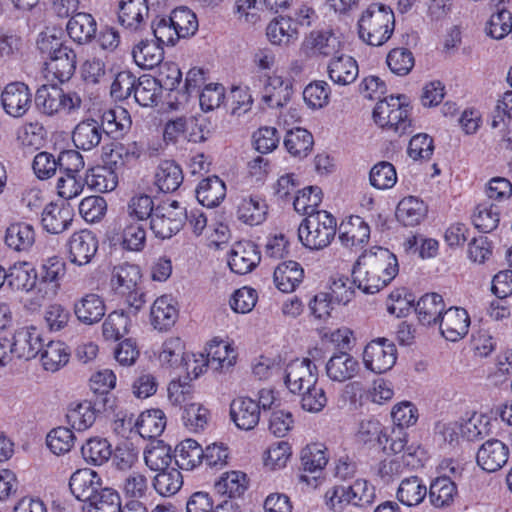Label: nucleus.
<instances>
[{"mask_svg": "<svg viewBox=\"0 0 512 512\" xmlns=\"http://www.w3.org/2000/svg\"><path fill=\"white\" fill-rule=\"evenodd\" d=\"M183 485V477L179 469L170 467L158 472L153 479V487L161 496L169 497L176 494Z\"/></svg>", "mask_w": 512, "mask_h": 512, "instance_id": "13d9d810", "label": "nucleus"}, {"mask_svg": "<svg viewBox=\"0 0 512 512\" xmlns=\"http://www.w3.org/2000/svg\"><path fill=\"white\" fill-rule=\"evenodd\" d=\"M104 132L111 138H122L129 132L132 120L129 112L122 107L105 111L101 116Z\"/></svg>", "mask_w": 512, "mask_h": 512, "instance_id": "c9c22d12", "label": "nucleus"}, {"mask_svg": "<svg viewBox=\"0 0 512 512\" xmlns=\"http://www.w3.org/2000/svg\"><path fill=\"white\" fill-rule=\"evenodd\" d=\"M336 231L335 217L327 211H320L302 220L298 227V237L305 248L318 251L331 244Z\"/></svg>", "mask_w": 512, "mask_h": 512, "instance_id": "7ed1b4c3", "label": "nucleus"}, {"mask_svg": "<svg viewBox=\"0 0 512 512\" xmlns=\"http://www.w3.org/2000/svg\"><path fill=\"white\" fill-rule=\"evenodd\" d=\"M141 277L137 265L122 263L113 268L110 280L114 292L125 298L134 314H137L146 303V295L139 287Z\"/></svg>", "mask_w": 512, "mask_h": 512, "instance_id": "20e7f679", "label": "nucleus"}, {"mask_svg": "<svg viewBox=\"0 0 512 512\" xmlns=\"http://www.w3.org/2000/svg\"><path fill=\"white\" fill-rule=\"evenodd\" d=\"M268 206L259 196H246L241 198L237 205V218L250 226L263 223L266 219Z\"/></svg>", "mask_w": 512, "mask_h": 512, "instance_id": "72a5a7b5", "label": "nucleus"}, {"mask_svg": "<svg viewBox=\"0 0 512 512\" xmlns=\"http://www.w3.org/2000/svg\"><path fill=\"white\" fill-rule=\"evenodd\" d=\"M266 35L273 45L287 46L297 40L298 30L290 17H278L268 24Z\"/></svg>", "mask_w": 512, "mask_h": 512, "instance_id": "58836bf2", "label": "nucleus"}, {"mask_svg": "<svg viewBox=\"0 0 512 512\" xmlns=\"http://www.w3.org/2000/svg\"><path fill=\"white\" fill-rule=\"evenodd\" d=\"M130 325V318L124 311H113L102 325L103 336L106 340L117 341L128 333Z\"/></svg>", "mask_w": 512, "mask_h": 512, "instance_id": "e2e57ef3", "label": "nucleus"}, {"mask_svg": "<svg viewBox=\"0 0 512 512\" xmlns=\"http://www.w3.org/2000/svg\"><path fill=\"white\" fill-rule=\"evenodd\" d=\"M403 95L390 96L380 100L374 110L373 119L382 128L393 130L399 135L410 132L412 120L410 119L409 105L401 101Z\"/></svg>", "mask_w": 512, "mask_h": 512, "instance_id": "423d86ee", "label": "nucleus"}, {"mask_svg": "<svg viewBox=\"0 0 512 512\" xmlns=\"http://www.w3.org/2000/svg\"><path fill=\"white\" fill-rule=\"evenodd\" d=\"M67 33L78 44L89 43L96 35L97 23L91 14L79 12L67 23Z\"/></svg>", "mask_w": 512, "mask_h": 512, "instance_id": "f704fd0d", "label": "nucleus"}, {"mask_svg": "<svg viewBox=\"0 0 512 512\" xmlns=\"http://www.w3.org/2000/svg\"><path fill=\"white\" fill-rule=\"evenodd\" d=\"M74 314L85 325L101 321L106 307L103 299L95 293H88L74 303Z\"/></svg>", "mask_w": 512, "mask_h": 512, "instance_id": "c756f323", "label": "nucleus"}, {"mask_svg": "<svg viewBox=\"0 0 512 512\" xmlns=\"http://www.w3.org/2000/svg\"><path fill=\"white\" fill-rule=\"evenodd\" d=\"M68 259L77 266L89 264L98 251V239L88 230L82 229L74 232L67 243Z\"/></svg>", "mask_w": 512, "mask_h": 512, "instance_id": "4468645a", "label": "nucleus"}, {"mask_svg": "<svg viewBox=\"0 0 512 512\" xmlns=\"http://www.w3.org/2000/svg\"><path fill=\"white\" fill-rule=\"evenodd\" d=\"M169 18L170 23L174 24V27L180 38L192 36L198 30V20L196 14L187 7H179L174 9Z\"/></svg>", "mask_w": 512, "mask_h": 512, "instance_id": "774afa93", "label": "nucleus"}, {"mask_svg": "<svg viewBox=\"0 0 512 512\" xmlns=\"http://www.w3.org/2000/svg\"><path fill=\"white\" fill-rule=\"evenodd\" d=\"M427 495V487L418 476H411L401 481L396 498L408 507L418 506Z\"/></svg>", "mask_w": 512, "mask_h": 512, "instance_id": "a18cd8bd", "label": "nucleus"}, {"mask_svg": "<svg viewBox=\"0 0 512 512\" xmlns=\"http://www.w3.org/2000/svg\"><path fill=\"white\" fill-rule=\"evenodd\" d=\"M225 196L226 185L218 176L207 177L197 185L196 198L204 207H217Z\"/></svg>", "mask_w": 512, "mask_h": 512, "instance_id": "2f4dec72", "label": "nucleus"}, {"mask_svg": "<svg viewBox=\"0 0 512 512\" xmlns=\"http://www.w3.org/2000/svg\"><path fill=\"white\" fill-rule=\"evenodd\" d=\"M312 134L303 128H295L286 133L284 146L295 157H306L313 147Z\"/></svg>", "mask_w": 512, "mask_h": 512, "instance_id": "4d7b16f0", "label": "nucleus"}, {"mask_svg": "<svg viewBox=\"0 0 512 512\" xmlns=\"http://www.w3.org/2000/svg\"><path fill=\"white\" fill-rule=\"evenodd\" d=\"M284 382L290 392L300 394L307 385L318 382L317 366L308 358L295 359L285 369Z\"/></svg>", "mask_w": 512, "mask_h": 512, "instance_id": "ddd939ff", "label": "nucleus"}, {"mask_svg": "<svg viewBox=\"0 0 512 512\" xmlns=\"http://www.w3.org/2000/svg\"><path fill=\"white\" fill-rule=\"evenodd\" d=\"M300 460L304 471L310 473L320 471L328 462L326 447L320 443L308 444L301 450Z\"/></svg>", "mask_w": 512, "mask_h": 512, "instance_id": "680f3d73", "label": "nucleus"}, {"mask_svg": "<svg viewBox=\"0 0 512 512\" xmlns=\"http://www.w3.org/2000/svg\"><path fill=\"white\" fill-rule=\"evenodd\" d=\"M35 103L44 114L52 116L77 112L82 105V99L75 91H66L56 84H49L37 89Z\"/></svg>", "mask_w": 512, "mask_h": 512, "instance_id": "39448f33", "label": "nucleus"}, {"mask_svg": "<svg viewBox=\"0 0 512 512\" xmlns=\"http://www.w3.org/2000/svg\"><path fill=\"white\" fill-rule=\"evenodd\" d=\"M327 377L333 382H345L354 378L360 371L359 361L346 351L332 354L325 366Z\"/></svg>", "mask_w": 512, "mask_h": 512, "instance_id": "412c9836", "label": "nucleus"}, {"mask_svg": "<svg viewBox=\"0 0 512 512\" xmlns=\"http://www.w3.org/2000/svg\"><path fill=\"white\" fill-rule=\"evenodd\" d=\"M178 318V310L171 298L161 296L157 298L150 311L151 324L160 331L171 328Z\"/></svg>", "mask_w": 512, "mask_h": 512, "instance_id": "4c0bfd02", "label": "nucleus"}, {"mask_svg": "<svg viewBox=\"0 0 512 512\" xmlns=\"http://www.w3.org/2000/svg\"><path fill=\"white\" fill-rule=\"evenodd\" d=\"M204 450L194 439H185L175 448V464L182 470H193L203 461Z\"/></svg>", "mask_w": 512, "mask_h": 512, "instance_id": "49530a36", "label": "nucleus"}, {"mask_svg": "<svg viewBox=\"0 0 512 512\" xmlns=\"http://www.w3.org/2000/svg\"><path fill=\"white\" fill-rule=\"evenodd\" d=\"M121 498L119 493L109 487H102L87 504L83 506V512H119Z\"/></svg>", "mask_w": 512, "mask_h": 512, "instance_id": "8fccbe9b", "label": "nucleus"}, {"mask_svg": "<svg viewBox=\"0 0 512 512\" xmlns=\"http://www.w3.org/2000/svg\"><path fill=\"white\" fill-rule=\"evenodd\" d=\"M291 94V81L273 74L267 78L263 90L262 101L270 108H279L284 106L290 100Z\"/></svg>", "mask_w": 512, "mask_h": 512, "instance_id": "7c9ffc66", "label": "nucleus"}, {"mask_svg": "<svg viewBox=\"0 0 512 512\" xmlns=\"http://www.w3.org/2000/svg\"><path fill=\"white\" fill-rule=\"evenodd\" d=\"M118 173L107 166H95L86 171L85 184L91 190L105 193L113 191L118 184Z\"/></svg>", "mask_w": 512, "mask_h": 512, "instance_id": "a19ab883", "label": "nucleus"}, {"mask_svg": "<svg viewBox=\"0 0 512 512\" xmlns=\"http://www.w3.org/2000/svg\"><path fill=\"white\" fill-rule=\"evenodd\" d=\"M321 202V189L317 186H308L297 191L293 200V206L296 212L309 217L321 211L317 209Z\"/></svg>", "mask_w": 512, "mask_h": 512, "instance_id": "6e6d98bb", "label": "nucleus"}, {"mask_svg": "<svg viewBox=\"0 0 512 512\" xmlns=\"http://www.w3.org/2000/svg\"><path fill=\"white\" fill-rule=\"evenodd\" d=\"M166 427L165 413L160 409H151L142 412L136 420L133 415L118 419L114 423V430L125 436L126 432L135 431L142 437L153 439L161 436Z\"/></svg>", "mask_w": 512, "mask_h": 512, "instance_id": "0eeeda50", "label": "nucleus"}, {"mask_svg": "<svg viewBox=\"0 0 512 512\" xmlns=\"http://www.w3.org/2000/svg\"><path fill=\"white\" fill-rule=\"evenodd\" d=\"M329 79L337 85L346 86L353 83L359 74L357 61L345 54L334 56L328 66Z\"/></svg>", "mask_w": 512, "mask_h": 512, "instance_id": "cd10ccee", "label": "nucleus"}, {"mask_svg": "<svg viewBox=\"0 0 512 512\" xmlns=\"http://www.w3.org/2000/svg\"><path fill=\"white\" fill-rule=\"evenodd\" d=\"M415 311L423 325L437 324L445 312L443 297L438 293H426L417 301Z\"/></svg>", "mask_w": 512, "mask_h": 512, "instance_id": "473e14b6", "label": "nucleus"}, {"mask_svg": "<svg viewBox=\"0 0 512 512\" xmlns=\"http://www.w3.org/2000/svg\"><path fill=\"white\" fill-rule=\"evenodd\" d=\"M509 449L498 439L487 440L478 449L476 460L478 465L487 472H496L508 461Z\"/></svg>", "mask_w": 512, "mask_h": 512, "instance_id": "5701e85b", "label": "nucleus"}, {"mask_svg": "<svg viewBox=\"0 0 512 512\" xmlns=\"http://www.w3.org/2000/svg\"><path fill=\"white\" fill-rule=\"evenodd\" d=\"M132 56L139 67L153 69L163 60V46L153 40H142L133 48Z\"/></svg>", "mask_w": 512, "mask_h": 512, "instance_id": "c03bdc74", "label": "nucleus"}, {"mask_svg": "<svg viewBox=\"0 0 512 512\" xmlns=\"http://www.w3.org/2000/svg\"><path fill=\"white\" fill-rule=\"evenodd\" d=\"M148 14L147 0H121L119 3L118 21L130 32L141 30Z\"/></svg>", "mask_w": 512, "mask_h": 512, "instance_id": "b1692460", "label": "nucleus"}, {"mask_svg": "<svg viewBox=\"0 0 512 512\" xmlns=\"http://www.w3.org/2000/svg\"><path fill=\"white\" fill-rule=\"evenodd\" d=\"M342 47L340 37L332 30L312 31L302 43V51L308 57H334Z\"/></svg>", "mask_w": 512, "mask_h": 512, "instance_id": "9b49d317", "label": "nucleus"}, {"mask_svg": "<svg viewBox=\"0 0 512 512\" xmlns=\"http://www.w3.org/2000/svg\"><path fill=\"white\" fill-rule=\"evenodd\" d=\"M173 458L171 447L161 440L152 442L144 451L145 464L152 471L170 468Z\"/></svg>", "mask_w": 512, "mask_h": 512, "instance_id": "3c124183", "label": "nucleus"}, {"mask_svg": "<svg viewBox=\"0 0 512 512\" xmlns=\"http://www.w3.org/2000/svg\"><path fill=\"white\" fill-rule=\"evenodd\" d=\"M112 446L105 438L92 437L81 447L83 459L91 465L101 466L112 457Z\"/></svg>", "mask_w": 512, "mask_h": 512, "instance_id": "09e8293b", "label": "nucleus"}, {"mask_svg": "<svg viewBox=\"0 0 512 512\" xmlns=\"http://www.w3.org/2000/svg\"><path fill=\"white\" fill-rule=\"evenodd\" d=\"M439 323L442 336L451 342H456L467 335L470 326V316L461 307H450L445 310Z\"/></svg>", "mask_w": 512, "mask_h": 512, "instance_id": "6ab92c4d", "label": "nucleus"}, {"mask_svg": "<svg viewBox=\"0 0 512 512\" xmlns=\"http://www.w3.org/2000/svg\"><path fill=\"white\" fill-rule=\"evenodd\" d=\"M338 238L346 248L361 249L370 239V226L362 217L352 215L340 224Z\"/></svg>", "mask_w": 512, "mask_h": 512, "instance_id": "a211bd4d", "label": "nucleus"}, {"mask_svg": "<svg viewBox=\"0 0 512 512\" xmlns=\"http://www.w3.org/2000/svg\"><path fill=\"white\" fill-rule=\"evenodd\" d=\"M326 496L333 507L344 503L365 507L373 502L375 488L367 480L357 479L349 486H334L326 493Z\"/></svg>", "mask_w": 512, "mask_h": 512, "instance_id": "9d476101", "label": "nucleus"}, {"mask_svg": "<svg viewBox=\"0 0 512 512\" xmlns=\"http://www.w3.org/2000/svg\"><path fill=\"white\" fill-rule=\"evenodd\" d=\"M143 153V147L138 142L113 143L109 151L103 155L104 163L117 173L136 164Z\"/></svg>", "mask_w": 512, "mask_h": 512, "instance_id": "dca6fc26", "label": "nucleus"}, {"mask_svg": "<svg viewBox=\"0 0 512 512\" xmlns=\"http://www.w3.org/2000/svg\"><path fill=\"white\" fill-rule=\"evenodd\" d=\"M186 208L177 201L163 202L156 206L150 221V229L155 237L170 239L176 235L185 224Z\"/></svg>", "mask_w": 512, "mask_h": 512, "instance_id": "6e6552de", "label": "nucleus"}, {"mask_svg": "<svg viewBox=\"0 0 512 512\" xmlns=\"http://www.w3.org/2000/svg\"><path fill=\"white\" fill-rule=\"evenodd\" d=\"M304 278V269L296 261H284L279 263L273 274V281L278 290L291 293L300 285Z\"/></svg>", "mask_w": 512, "mask_h": 512, "instance_id": "c85d7f7f", "label": "nucleus"}, {"mask_svg": "<svg viewBox=\"0 0 512 512\" xmlns=\"http://www.w3.org/2000/svg\"><path fill=\"white\" fill-rule=\"evenodd\" d=\"M185 345L179 337H171L162 344L159 361L163 366L178 367L186 363Z\"/></svg>", "mask_w": 512, "mask_h": 512, "instance_id": "338daca9", "label": "nucleus"}, {"mask_svg": "<svg viewBox=\"0 0 512 512\" xmlns=\"http://www.w3.org/2000/svg\"><path fill=\"white\" fill-rule=\"evenodd\" d=\"M427 214L425 203L415 196L404 197L397 205L396 218L404 226L419 224Z\"/></svg>", "mask_w": 512, "mask_h": 512, "instance_id": "37998d69", "label": "nucleus"}, {"mask_svg": "<svg viewBox=\"0 0 512 512\" xmlns=\"http://www.w3.org/2000/svg\"><path fill=\"white\" fill-rule=\"evenodd\" d=\"M41 361L45 370L55 372L67 364L70 353L66 345L60 341H50L43 344Z\"/></svg>", "mask_w": 512, "mask_h": 512, "instance_id": "864d4df0", "label": "nucleus"}, {"mask_svg": "<svg viewBox=\"0 0 512 512\" xmlns=\"http://www.w3.org/2000/svg\"><path fill=\"white\" fill-rule=\"evenodd\" d=\"M395 16L392 9L383 4H371L358 20L359 38L368 45L382 46L392 36Z\"/></svg>", "mask_w": 512, "mask_h": 512, "instance_id": "f03ea898", "label": "nucleus"}, {"mask_svg": "<svg viewBox=\"0 0 512 512\" xmlns=\"http://www.w3.org/2000/svg\"><path fill=\"white\" fill-rule=\"evenodd\" d=\"M247 487V476L240 471L227 472L216 483L217 491L223 495H228L230 498L240 497Z\"/></svg>", "mask_w": 512, "mask_h": 512, "instance_id": "69168bd1", "label": "nucleus"}, {"mask_svg": "<svg viewBox=\"0 0 512 512\" xmlns=\"http://www.w3.org/2000/svg\"><path fill=\"white\" fill-rule=\"evenodd\" d=\"M234 351L223 341L212 342L207 348L206 365L214 370L228 369L235 363Z\"/></svg>", "mask_w": 512, "mask_h": 512, "instance_id": "bf43d9fd", "label": "nucleus"}, {"mask_svg": "<svg viewBox=\"0 0 512 512\" xmlns=\"http://www.w3.org/2000/svg\"><path fill=\"white\" fill-rule=\"evenodd\" d=\"M396 360V346L386 338L372 340L363 351L365 368L376 374H382L390 370L395 365Z\"/></svg>", "mask_w": 512, "mask_h": 512, "instance_id": "1a4fd4ad", "label": "nucleus"}, {"mask_svg": "<svg viewBox=\"0 0 512 512\" xmlns=\"http://www.w3.org/2000/svg\"><path fill=\"white\" fill-rule=\"evenodd\" d=\"M397 257L387 248L374 247L359 256L352 269L353 283L366 294L386 287L398 274Z\"/></svg>", "mask_w": 512, "mask_h": 512, "instance_id": "f257e3e1", "label": "nucleus"}, {"mask_svg": "<svg viewBox=\"0 0 512 512\" xmlns=\"http://www.w3.org/2000/svg\"><path fill=\"white\" fill-rule=\"evenodd\" d=\"M135 101L144 107L157 104V100L161 94V86L155 77L143 75L136 80L134 88Z\"/></svg>", "mask_w": 512, "mask_h": 512, "instance_id": "5fc2aeb1", "label": "nucleus"}, {"mask_svg": "<svg viewBox=\"0 0 512 512\" xmlns=\"http://www.w3.org/2000/svg\"><path fill=\"white\" fill-rule=\"evenodd\" d=\"M76 69V53L70 49L58 51V55L51 56L46 62V70L60 83L68 81Z\"/></svg>", "mask_w": 512, "mask_h": 512, "instance_id": "e433bc0d", "label": "nucleus"}, {"mask_svg": "<svg viewBox=\"0 0 512 512\" xmlns=\"http://www.w3.org/2000/svg\"><path fill=\"white\" fill-rule=\"evenodd\" d=\"M1 104L6 114L13 118H21L31 108L32 92L23 82H11L1 93Z\"/></svg>", "mask_w": 512, "mask_h": 512, "instance_id": "f8f14e48", "label": "nucleus"}, {"mask_svg": "<svg viewBox=\"0 0 512 512\" xmlns=\"http://www.w3.org/2000/svg\"><path fill=\"white\" fill-rule=\"evenodd\" d=\"M259 403L250 397H238L230 404V416L235 425L245 431L254 429L260 421Z\"/></svg>", "mask_w": 512, "mask_h": 512, "instance_id": "4be33fe9", "label": "nucleus"}, {"mask_svg": "<svg viewBox=\"0 0 512 512\" xmlns=\"http://www.w3.org/2000/svg\"><path fill=\"white\" fill-rule=\"evenodd\" d=\"M69 488L76 499L87 504L102 489V479L90 468L78 469L70 477Z\"/></svg>", "mask_w": 512, "mask_h": 512, "instance_id": "aec40b11", "label": "nucleus"}, {"mask_svg": "<svg viewBox=\"0 0 512 512\" xmlns=\"http://www.w3.org/2000/svg\"><path fill=\"white\" fill-rule=\"evenodd\" d=\"M183 179L181 167L172 160H164L157 167L155 184L164 193L176 191L182 184Z\"/></svg>", "mask_w": 512, "mask_h": 512, "instance_id": "79ce46f5", "label": "nucleus"}, {"mask_svg": "<svg viewBox=\"0 0 512 512\" xmlns=\"http://www.w3.org/2000/svg\"><path fill=\"white\" fill-rule=\"evenodd\" d=\"M117 240L125 250L141 251L146 243V230L139 222L125 223Z\"/></svg>", "mask_w": 512, "mask_h": 512, "instance_id": "0e129e2a", "label": "nucleus"}, {"mask_svg": "<svg viewBox=\"0 0 512 512\" xmlns=\"http://www.w3.org/2000/svg\"><path fill=\"white\" fill-rule=\"evenodd\" d=\"M104 133L101 122L88 118L75 126L72 132V141L78 149L91 151L101 143Z\"/></svg>", "mask_w": 512, "mask_h": 512, "instance_id": "a878e982", "label": "nucleus"}, {"mask_svg": "<svg viewBox=\"0 0 512 512\" xmlns=\"http://www.w3.org/2000/svg\"><path fill=\"white\" fill-rule=\"evenodd\" d=\"M261 260L258 246L251 241L236 242L228 255V265L232 272L244 275L251 272Z\"/></svg>", "mask_w": 512, "mask_h": 512, "instance_id": "2eb2a0df", "label": "nucleus"}, {"mask_svg": "<svg viewBox=\"0 0 512 512\" xmlns=\"http://www.w3.org/2000/svg\"><path fill=\"white\" fill-rule=\"evenodd\" d=\"M15 357L30 360L43 349L41 332L34 326H25L15 330L11 339Z\"/></svg>", "mask_w": 512, "mask_h": 512, "instance_id": "f3484780", "label": "nucleus"}, {"mask_svg": "<svg viewBox=\"0 0 512 512\" xmlns=\"http://www.w3.org/2000/svg\"><path fill=\"white\" fill-rule=\"evenodd\" d=\"M66 262L59 256H52L45 259L40 267V283L50 284L54 288H59L60 281L66 275Z\"/></svg>", "mask_w": 512, "mask_h": 512, "instance_id": "052dcab7", "label": "nucleus"}, {"mask_svg": "<svg viewBox=\"0 0 512 512\" xmlns=\"http://www.w3.org/2000/svg\"><path fill=\"white\" fill-rule=\"evenodd\" d=\"M73 216V210L69 206L49 203L42 212V226L48 233L60 234L70 227Z\"/></svg>", "mask_w": 512, "mask_h": 512, "instance_id": "bb28decb", "label": "nucleus"}, {"mask_svg": "<svg viewBox=\"0 0 512 512\" xmlns=\"http://www.w3.org/2000/svg\"><path fill=\"white\" fill-rule=\"evenodd\" d=\"M67 422L76 431H85L90 428L96 420V410L92 403L83 401L72 404L66 414Z\"/></svg>", "mask_w": 512, "mask_h": 512, "instance_id": "603ef678", "label": "nucleus"}, {"mask_svg": "<svg viewBox=\"0 0 512 512\" xmlns=\"http://www.w3.org/2000/svg\"><path fill=\"white\" fill-rule=\"evenodd\" d=\"M8 284L16 290L29 292L34 289L38 273L30 262L14 263L7 271Z\"/></svg>", "mask_w": 512, "mask_h": 512, "instance_id": "ea45409f", "label": "nucleus"}, {"mask_svg": "<svg viewBox=\"0 0 512 512\" xmlns=\"http://www.w3.org/2000/svg\"><path fill=\"white\" fill-rule=\"evenodd\" d=\"M427 493L434 507L444 508L453 503L458 491L456 484L449 477L443 476L431 482Z\"/></svg>", "mask_w": 512, "mask_h": 512, "instance_id": "de8ad7c7", "label": "nucleus"}, {"mask_svg": "<svg viewBox=\"0 0 512 512\" xmlns=\"http://www.w3.org/2000/svg\"><path fill=\"white\" fill-rule=\"evenodd\" d=\"M36 232L30 223L17 221L10 223L4 234V243L16 252H29L35 244Z\"/></svg>", "mask_w": 512, "mask_h": 512, "instance_id": "393cba45", "label": "nucleus"}]
</instances>
